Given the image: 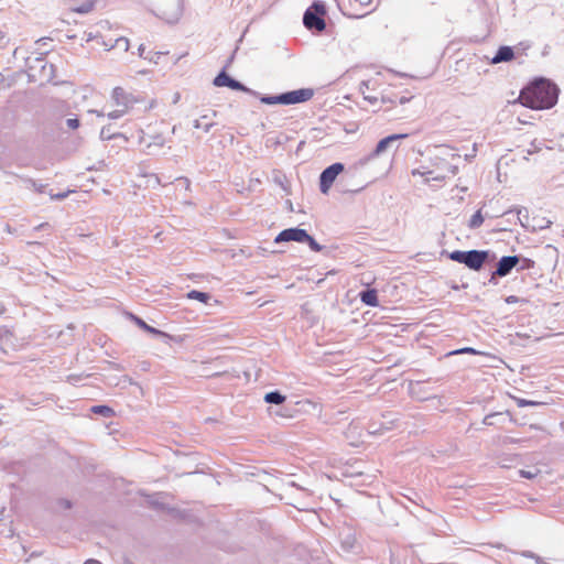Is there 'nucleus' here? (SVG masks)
Returning a JSON list of instances; mask_svg holds the SVG:
<instances>
[{
    "label": "nucleus",
    "instance_id": "obj_1",
    "mask_svg": "<svg viewBox=\"0 0 564 564\" xmlns=\"http://www.w3.org/2000/svg\"><path fill=\"white\" fill-rule=\"evenodd\" d=\"M558 95V86L551 79L540 76L533 78L520 90L518 101L530 109L544 110L557 104Z\"/></svg>",
    "mask_w": 564,
    "mask_h": 564
},
{
    "label": "nucleus",
    "instance_id": "obj_2",
    "mask_svg": "<svg viewBox=\"0 0 564 564\" xmlns=\"http://www.w3.org/2000/svg\"><path fill=\"white\" fill-rule=\"evenodd\" d=\"M313 96L314 90L312 88H301L274 96H261L260 101L265 105H296L311 100Z\"/></svg>",
    "mask_w": 564,
    "mask_h": 564
},
{
    "label": "nucleus",
    "instance_id": "obj_3",
    "mask_svg": "<svg viewBox=\"0 0 564 564\" xmlns=\"http://www.w3.org/2000/svg\"><path fill=\"white\" fill-rule=\"evenodd\" d=\"M448 258L455 262L465 264L468 269L479 271L489 258V251L485 250H454Z\"/></svg>",
    "mask_w": 564,
    "mask_h": 564
},
{
    "label": "nucleus",
    "instance_id": "obj_4",
    "mask_svg": "<svg viewBox=\"0 0 564 564\" xmlns=\"http://www.w3.org/2000/svg\"><path fill=\"white\" fill-rule=\"evenodd\" d=\"M326 15V6L319 0H315L303 14L304 26L313 32H323L326 29L324 17Z\"/></svg>",
    "mask_w": 564,
    "mask_h": 564
},
{
    "label": "nucleus",
    "instance_id": "obj_5",
    "mask_svg": "<svg viewBox=\"0 0 564 564\" xmlns=\"http://www.w3.org/2000/svg\"><path fill=\"white\" fill-rule=\"evenodd\" d=\"M408 137L406 133H399V134H391L383 139H381L376 148L368 154L362 158H360L356 162V166L362 167L369 163L372 159L380 156L382 153H384L393 143H395L398 140L405 139Z\"/></svg>",
    "mask_w": 564,
    "mask_h": 564
},
{
    "label": "nucleus",
    "instance_id": "obj_6",
    "mask_svg": "<svg viewBox=\"0 0 564 564\" xmlns=\"http://www.w3.org/2000/svg\"><path fill=\"white\" fill-rule=\"evenodd\" d=\"M343 163L336 162L327 166L319 175V189L323 194H327L336 177L344 171Z\"/></svg>",
    "mask_w": 564,
    "mask_h": 564
},
{
    "label": "nucleus",
    "instance_id": "obj_7",
    "mask_svg": "<svg viewBox=\"0 0 564 564\" xmlns=\"http://www.w3.org/2000/svg\"><path fill=\"white\" fill-rule=\"evenodd\" d=\"M213 84L216 87H228L232 90H239L247 94H251L253 96H259V94L247 86H245L242 83L236 80L235 78L230 77L225 68L214 78Z\"/></svg>",
    "mask_w": 564,
    "mask_h": 564
},
{
    "label": "nucleus",
    "instance_id": "obj_8",
    "mask_svg": "<svg viewBox=\"0 0 564 564\" xmlns=\"http://www.w3.org/2000/svg\"><path fill=\"white\" fill-rule=\"evenodd\" d=\"M519 261L520 254L503 256L499 260H496V276L503 278L509 275L513 269L517 270Z\"/></svg>",
    "mask_w": 564,
    "mask_h": 564
},
{
    "label": "nucleus",
    "instance_id": "obj_9",
    "mask_svg": "<svg viewBox=\"0 0 564 564\" xmlns=\"http://www.w3.org/2000/svg\"><path fill=\"white\" fill-rule=\"evenodd\" d=\"M306 238V230L297 227L288 228L278 234L274 238L275 243L296 241L302 243L303 239Z\"/></svg>",
    "mask_w": 564,
    "mask_h": 564
},
{
    "label": "nucleus",
    "instance_id": "obj_10",
    "mask_svg": "<svg viewBox=\"0 0 564 564\" xmlns=\"http://www.w3.org/2000/svg\"><path fill=\"white\" fill-rule=\"evenodd\" d=\"M521 212L519 210L517 214L513 213V210L503 212L499 219L496 220V234H512V229L506 227V223H503V218L507 216L508 221H510V217L513 219V225H517L516 219H518L523 227H529L528 224H524L520 218Z\"/></svg>",
    "mask_w": 564,
    "mask_h": 564
},
{
    "label": "nucleus",
    "instance_id": "obj_11",
    "mask_svg": "<svg viewBox=\"0 0 564 564\" xmlns=\"http://www.w3.org/2000/svg\"><path fill=\"white\" fill-rule=\"evenodd\" d=\"M112 99L118 107L126 108L129 110L137 99L121 87H116L112 90Z\"/></svg>",
    "mask_w": 564,
    "mask_h": 564
},
{
    "label": "nucleus",
    "instance_id": "obj_12",
    "mask_svg": "<svg viewBox=\"0 0 564 564\" xmlns=\"http://www.w3.org/2000/svg\"><path fill=\"white\" fill-rule=\"evenodd\" d=\"M528 47H529L528 45L523 46L521 48V51H525ZM516 48H517V52H516L514 47H511V46H507V45L499 46V48L496 51V64L512 61L516 57V54L520 53V47H516Z\"/></svg>",
    "mask_w": 564,
    "mask_h": 564
},
{
    "label": "nucleus",
    "instance_id": "obj_13",
    "mask_svg": "<svg viewBox=\"0 0 564 564\" xmlns=\"http://www.w3.org/2000/svg\"><path fill=\"white\" fill-rule=\"evenodd\" d=\"M0 347L3 351L15 347V336L8 326L0 327Z\"/></svg>",
    "mask_w": 564,
    "mask_h": 564
},
{
    "label": "nucleus",
    "instance_id": "obj_14",
    "mask_svg": "<svg viewBox=\"0 0 564 564\" xmlns=\"http://www.w3.org/2000/svg\"><path fill=\"white\" fill-rule=\"evenodd\" d=\"M360 300L368 306L376 307L379 305L378 294L375 289H366L359 293Z\"/></svg>",
    "mask_w": 564,
    "mask_h": 564
},
{
    "label": "nucleus",
    "instance_id": "obj_15",
    "mask_svg": "<svg viewBox=\"0 0 564 564\" xmlns=\"http://www.w3.org/2000/svg\"><path fill=\"white\" fill-rule=\"evenodd\" d=\"M100 139L106 140H112V139H122L123 141H128V138L126 134L121 132H115L112 130L111 124L104 126L100 130Z\"/></svg>",
    "mask_w": 564,
    "mask_h": 564
},
{
    "label": "nucleus",
    "instance_id": "obj_16",
    "mask_svg": "<svg viewBox=\"0 0 564 564\" xmlns=\"http://www.w3.org/2000/svg\"><path fill=\"white\" fill-rule=\"evenodd\" d=\"M519 463H520L519 455L496 457V464L499 465V467L501 469L511 468L513 466H517Z\"/></svg>",
    "mask_w": 564,
    "mask_h": 564
},
{
    "label": "nucleus",
    "instance_id": "obj_17",
    "mask_svg": "<svg viewBox=\"0 0 564 564\" xmlns=\"http://www.w3.org/2000/svg\"><path fill=\"white\" fill-rule=\"evenodd\" d=\"M21 182L24 184L25 188L33 189L36 193H45L47 184L39 183L37 181L30 177H20Z\"/></svg>",
    "mask_w": 564,
    "mask_h": 564
},
{
    "label": "nucleus",
    "instance_id": "obj_18",
    "mask_svg": "<svg viewBox=\"0 0 564 564\" xmlns=\"http://www.w3.org/2000/svg\"><path fill=\"white\" fill-rule=\"evenodd\" d=\"M130 318L142 329H144L145 332L150 333V334H153L155 336H162L164 335L163 332L148 325L142 318L133 315V314H129Z\"/></svg>",
    "mask_w": 564,
    "mask_h": 564
},
{
    "label": "nucleus",
    "instance_id": "obj_19",
    "mask_svg": "<svg viewBox=\"0 0 564 564\" xmlns=\"http://www.w3.org/2000/svg\"><path fill=\"white\" fill-rule=\"evenodd\" d=\"M285 395H283L280 391L275 390V391H271V392H268L265 395H264V401L267 403H270V404H281L285 401Z\"/></svg>",
    "mask_w": 564,
    "mask_h": 564
},
{
    "label": "nucleus",
    "instance_id": "obj_20",
    "mask_svg": "<svg viewBox=\"0 0 564 564\" xmlns=\"http://www.w3.org/2000/svg\"><path fill=\"white\" fill-rule=\"evenodd\" d=\"M90 411L94 414L101 415L107 419L112 417L115 415L113 409H111L108 405H94L91 406Z\"/></svg>",
    "mask_w": 564,
    "mask_h": 564
},
{
    "label": "nucleus",
    "instance_id": "obj_21",
    "mask_svg": "<svg viewBox=\"0 0 564 564\" xmlns=\"http://www.w3.org/2000/svg\"><path fill=\"white\" fill-rule=\"evenodd\" d=\"M186 296L189 300H197L202 303H207L212 297L209 293L200 292L197 290L189 291Z\"/></svg>",
    "mask_w": 564,
    "mask_h": 564
},
{
    "label": "nucleus",
    "instance_id": "obj_22",
    "mask_svg": "<svg viewBox=\"0 0 564 564\" xmlns=\"http://www.w3.org/2000/svg\"><path fill=\"white\" fill-rule=\"evenodd\" d=\"M484 223V216L481 214V210H477L469 219L468 227L470 229H476L481 226Z\"/></svg>",
    "mask_w": 564,
    "mask_h": 564
},
{
    "label": "nucleus",
    "instance_id": "obj_23",
    "mask_svg": "<svg viewBox=\"0 0 564 564\" xmlns=\"http://www.w3.org/2000/svg\"><path fill=\"white\" fill-rule=\"evenodd\" d=\"M535 262L532 259L524 258L520 256V261L518 262L517 271H523L534 268Z\"/></svg>",
    "mask_w": 564,
    "mask_h": 564
},
{
    "label": "nucleus",
    "instance_id": "obj_24",
    "mask_svg": "<svg viewBox=\"0 0 564 564\" xmlns=\"http://www.w3.org/2000/svg\"><path fill=\"white\" fill-rule=\"evenodd\" d=\"M302 243H307L308 247L315 251V252H319L323 250V246H321L312 236H310L307 232H306V238L303 239V242Z\"/></svg>",
    "mask_w": 564,
    "mask_h": 564
},
{
    "label": "nucleus",
    "instance_id": "obj_25",
    "mask_svg": "<svg viewBox=\"0 0 564 564\" xmlns=\"http://www.w3.org/2000/svg\"><path fill=\"white\" fill-rule=\"evenodd\" d=\"M94 7H95L94 1H86V2L82 3L80 6L76 7L74 9V11L77 13H80V14H86V13H89L90 11H93Z\"/></svg>",
    "mask_w": 564,
    "mask_h": 564
},
{
    "label": "nucleus",
    "instance_id": "obj_26",
    "mask_svg": "<svg viewBox=\"0 0 564 564\" xmlns=\"http://www.w3.org/2000/svg\"><path fill=\"white\" fill-rule=\"evenodd\" d=\"M516 474L518 477L533 479L540 474V470L538 468H534L533 470L519 469Z\"/></svg>",
    "mask_w": 564,
    "mask_h": 564
},
{
    "label": "nucleus",
    "instance_id": "obj_27",
    "mask_svg": "<svg viewBox=\"0 0 564 564\" xmlns=\"http://www.w3.org/2000/svg\"><path fill=\"white\" fill-rule=\"evenodd\" d=\"M129 110H127L126 108H122V107H119L118 109L113 110V111H110L107 117L109 119H119L121 118L122 116H124Z\"/></svg>",
    "mask_w": 564,
    "mask_h": 564
},
{
    "label": "nucleus",
    "instance_id": "obj_28",
    "mask_svg": "<svg viewBox=\"0 0 564 564\" xmlns=\"http://www.w3.org/2000/svg\"><path fill=\"white\" fill-rule=\"evenodd\" d=\"M165 144V139L161 134H155L151 137V141L147 144L148 148L151 145L163 147Z\"/></svg>",
    "mask_w": 564,
    "mask_h": 564
},
{
    "label": "nucleus",
    "instance_id": "obj_29",
    "mask_svg": "<svg viewBox=\"0 0 564 564\" xmlns=\"http://www.w3.org/2000/svg\"><path fill=\"white\" fill-rule=\"evenodd\" d=\"M519 406H540L544 404L543 402L525 400V399H514Z\"/></svg>",
    "mask_w": 564,
    "mask_h": 564
},
{
    "label": "nucleus",
    "instance_id": "obj_30",
    "mask_svg": "<svg viewBox=\"0 0 564 564\" xmlns=\"http://www.w3.org/2000/svg\"><path fill=\"white\" fill-rule=\"evenodd\" d=\"M519 440L510 437L508 435L496 434V443L499 444H508V443H517Z\"/></svg>",
    "mask_w": 564,
    "mask_h": 564
},
{
    "label": "nucleus",
    "instance_id": "obj_31",
    "mask_svg": "<svg viewBox=\"0 0 564 564\" xmlns=\"http://www.w3.org/2000/svg\"><path fill=\"white\" fill-rule=\"evenodd\" d=\"M495 416H496V422L497 421L503 422L506 416H509L510 417L509 420L512 421L511 413H510L509 409H502L500 411H496Z\"/></svg>",
    "mask_w": 564,
    "mask_h": 564
},
{
    "label": "nucleus",
    "instance_id": "obj_32",
    "mask_svg": "<svg viewBox=\"0 0 564 564\" xmlns=\"http://www.w3.org/2000/svg\"><path fill=\"white\" fill-rule=\"evenodd\" d=\"M398 99V95L395 94H382L380 100L382 104H395Z\"/></svg>",
    "mask_w": 564,
    "mask_h": 564
},
{
    "label": "nucleus",
    "instance_id": "obj_33",
    "mask_svg": "<svg viewBox=\"0 0 564 564\" xmlns=\"http://www.w3.org/2000/svg\"><path fill=\"white\" fill-rule=\"evenodd\" d=\"M214 126L213 122H209V123H202V121L199 119L195 120L194 121V128L196 129H203L204 132H209L212 127Z\"/></svg>",
    "mask_w": 564,
    "mask_h": 564
},
{
    "label": "nucleus",
    "instance_id": "obj_34",
    "mask_svg": "<svg viewBox=\"0 0 564 564\" xmlns=\"http://www.w3.org/2000/svg\"><path fill=\"white\" fill-rule=\"evenodd\" d=\"M65 123L69 130H76L80 126V122L76 117L67 119Z\"/></svg>",
    "mask_w": 564,
    "mask_h": 564
},
{
    "label": "nucleus",
    "instance_id": "obj_35",
    "mask_svg": "<svg viewBox=\"0 0 564 564\" xmlns=\"http://www.w3.org/2000/svg\"><path fill=\"white\" fill-rule=\"evenodd\" d=\"M70 191H66L63 193L54 194L52 192L48 193L52 200H63L69 195Z\"/></svg>",
    "mask_w": 564,
    "mask_h": 564
},
{
    "label": "nucleus",
    "instance_id": "obj_36",
    "mask_svg": "<svg viewBox=\"0 0 564 564\" xmlns=\"http://www.w3.org/2000/svg\"><path fill=\"white\" fill-rule=\"evenodd\" d=\"M455 354H480V352L477 351L476 349L471 348V347H465V348L452 351L448 355H455Z\"/></svg>",
    "mask_w": 564,
    "mask_h": 564
},
{
    "label": "nucleus",
    "instance_id": "obj_37",
    "mask_svg": "<svg viewBox=\"0 0 564 564\" xmlns=\"http://www.w3.org/2000/svg\"><path fill=\"white\" fill-rule=\"evenodd\" d=\"M506 303L508 304H513V303H519V302H522V303H528V300L525 299H520L518 296H514V295H510L508 297H506Z\"/></svg>",
    "mask_w": 564,
    "mask_h": 564
},
{
    "label": "nucleus",
    "instance_id": "obj_38",
    "mask_svg": "<svg viewBox=\"0 0 564 564\" xmlns=\"http://www.w3.org/2000/svg\"><path fill=\"white\" fill-rule=\"evenodd\" d=\"M161 55H162L161 52H154V53H151L150 56H145L144 58H147L151 62L158 63V59L161 57Z\"/></svg>",
    "mask_w": 564,
    "mask_h": 564
},
{
    "label": "nucleus",
    "instance_id": "obj_39",
    "mask_svg": "<svg viewBox=\"0 0 564 564\" xmlns=\"http://www.w3.org/2000/svg\"><path fill=\"white\" fill-rule=\"evenodd\" d=\"M176 181L180 182V184H182V186H184L185 189H189L191 182L187 177H178L176 178Z\"/></svg>",
    "mask_w": 564,
    "mask_h": 564
},
{
    "label": "nucleus",
    "instance_id": "obj_40",
    "mask_svg": "<svg viewBox=\"0 0 564 564\" xmlns=\"http://www.w3.org/2000/svg\"><path fill=\"white\" fill-rule=\"evenodd\" d=\"M431 174H432V171H421L420 169H415L412 171V175L429 176Z\"/></svg>",
    "mask_w": 564,
    "mask_h": 564
},
{
    "label": "nucleus",
    "instance_id": "obj_41",
    "mask_svg": "<svg viewBox=\"0 0 564 564\" xmlns=\"http://www.w3.org/2000/svg\"><path fill=\"white\" fill-rule=\"evenodd\" d=\"M551 225V221L547 220L545 225L541 224V221H538V225H532V230L535 231L538 228L543 229Z\"/></svg>",
    "mask_w": 564,
    "mask_h": 564
},
{
    "label": "nucleus",
    "instance_id": "obj_42",
    "mask_svg": "<svg viewBox=\"0 0 564 564\" xmlns=\"http://www.w3.org/2000/svg\"><path fill=\"white\" fill-rule=\"evenodd\" d=\"M551 225V221L547 220L545 225L541 224V221H538V225H532V230L535 231L538 228L543 229Z\"/></svg>",
    "mask_w": 564,
    "mask_h": 564
},
{
    "label": "nucleus",
    "instance_id": "obj_43",
    "mask_svg": "<svg viewBox=\"0 0 564 564\" xmlns=\"http://www.w3.org/2000/svg\"><path fill=\"white\" fill-rule=\"evenodd\" d=\"M364 98L371 105H376L379 100V98L376 96H364Z\"/></svg>",
    "mask_w": 564,
    "mask_h": 564
},
{
    "label": "nucleus",
    "instance_id": "obj_44",
    "mask_svg": "<svg viewBox=\"0 0 564 564\" xmlns=\"http://www.w3.org/2000/svg\"><path fill=\"white\" fill-rule=\"evenodd\" d=\"M59 505L64 508V509H70L72 507V502L69 500H66V499H61L59 500Z\"/></svg>",
    "mask_w": 564,
    "mask_h": 564
},
{
    "label": "nucleus",
    "instance_id": "obj_45",
    "mask_svg": "<svg viewBox=\"0 0 564 564\" xmlns=\"http://www.w3.org/2000/svg\"><path fill=\"white\" fill-rule=\"evenodd\" d=\"M492 419H494V414H491V413L487 414L484 419V423L487 425H491V424H494Z\"/></svg>",
    "mask_w": 564,
    "mask_h": 564
},
{
    "label": "nucleus",
    "instance_id": "obj_46",
    "mask_svg": "<svg viewBox=\"0 0 564 564\" xmlns=\"http://www.w3.org/2000/svg\"><path fill=\"white\" fill-rule=\"evenodd\" d=\"M369 433H370V434H380V433H381V430H380V429H378V426H375V424H371V425L369 426Z\"/></svg>",
    "mask_w": 564,
    "mask_h": 564
},
{
    "label": "nucleus",
    "instance_id": "obj_47",
    "mask_svg": "<svg viewBox=\"0 0 564 564\" xmlns=\"http://www.w3.org/2000/svg\"><path fill=\"white\" fill-rule=\"evenodd\" d=\"M411 97H405V96H402L400 98L397 99V101L401 105L403 104H406L408 101H410Z\"/></svg>",
    "mask_w": 564,
    "mask_h": 564
},
{
    "label": "nucleus",
    "instance_id": "obj_48",
    "mask_svg": "<svg viewBox=\"0 0 564 564\" xmlns=\"http://www.w3.org/2000/svg\"><path fill=\"white\" fill-rule=\"evenodd\" d=\"M431 180L441 182V181L444 180V176L443 175H437V176H434V177H427L426 182H430Z\"/></svg>",
    "mask_w": 564,
    "mask_h": 564
},
{
    "label": "nucleus",
    "instance_id": "obj_49",
    "mask_svg": "<svg viewBox=\"0 0 564 564\" xmlns=\"http://www.w3.org/2000/svg\"><path fill=\"white\" fill-rule=\"evenodd\" d=\"M372 0H356L360 6L366 7L371 3Z\"/></svg>",
    "mask_w": 564,
    "mask_h": 564
},
{
    "label": "nucleus",
    "instance_id": "obj_50",
    "mask_svg": "<svg viewBox=\"0 0 564 564\" xmlns=\"http://www.w3.org/2000/svg\"><path fill=\"white\" fill-rule=\"evenodd\" d=\"M138 51H139V55H140L141 57H143V58H144V57H145V56H144L145 47H144V45H143V44H141V45L139 46Z\"/></svg>",
    "mask_w": 564,
    "mask_h": 564
},
{
    "label": "nucleus",
    "instance_id": "obj_51",
    "mask_svg": "<svg viewBox=\"0 0 564 564\" xmlns=\"http://www.w3.org/2000/svg\"><path fill=\"white\" fill-rule=\"evenodd\" d=\"M120 42H122V43L124 44V50H128V45H129L128 40H127V39L121 37V39H119V40L117 41V43L119 44Z\"/></svg>",
    "mask_w": 564,
    "mask_h": 564
},
{
    "label": "nucleus",
    "instance_id": "obj_52",
    "mask_svg": "<svg viewBox=\"0 0 564 564\" xmlns=\"http://www.w3.org/2000/svg\"><path fill=\"white\" fill-rule=\"evenodd\" d=\"M45 227H48L47 223L40 224L39 226L35 227V230H41V229H43Z\"/></svg>",
    "mask_w": 564,
    "mask_h": 564
},
{
    "label": "nucleus",
    "instance_id": "obj_53",
    "mask_svg": "<svg viewBox=\"0 0 564 564\" xmlns=\"http://www.w3.org/2000/svg\"><path fill=\"white\" fill-rule=\"evenodd\" d=\"M84 564H101V563L97 560H87Z\"/></svg>",
    "mask_w": 564,
    "mask_h": 564
},
{
    "label": "nucleus",
    "instance_id": "obj_54",
    "mask_svg": "<svg viewBox=\"0 0 564 564\" xmlns=\"http://www.w3.org/2000/svg\"><path fill=\"white\" fill-rule=\"evenodd\" d=\"M448 170H449V172H451V173L456 174V172H457V166L449 165Z\"/></svg>",
    "mask_w": 564,
    "mask_h": 564
},
{
    "label": "nucleus",
    "instance_id": "obj_55",
    "mask_svg": "<svg viewBox=\"0 0 564 564\" xmlns=\"http://www.w3.org/2000/svg\"><path fill=\"white\" fill-rule=\"evenodd\" d=\"M364 87H367L368 88V82H362L360 84V90L364 93Z\"/></svg>",
    "mask_w": 564,
    "mask_h": 564
},
{
    "label": "nucleus",
    "instance_id": "obj_56",
    "mask_svg": "<svg viewBox=\"0 0 564 564\" xmlns=\"http://www.w3.org/2000/svg\"><path fill=\"white\" fill-rule=\"evenodd\" d=\"M140 132H141L140 143H143V142H145L144 132L142 130Z\"/></svg>",
    "mask_w": 564,
    "mask_h": 564
},
{
    "label": "nucleus",
    "instance_id": "obj_57",
    "mask_svg": "<svg viewBox=\"0 0 564 564\" xmlns=\"http://www.w3.org/2000/svg\"><path fill=\"white\" fill-rule=\"evenodd\" d=\"M90 112H94V113H96L97 116H104V112H100V111H98V110H91Z\"/></svg>",
    "mask_w": 564,
    "mask_h": 564
},
{
    "label": "nucleus",
    "instance_id": "obj_58",
    "mask_svg": "<svg viewBox=\"0 0 564 564\" xmlns=\"http://www.w3.org/2000/svg\"><path fill=\"white\" fill-rule=\"evenodd\" d=\"M4 311H6V308H4L3 304L0 303V315L3 314Z\"/></svg>",
    "mask_w": 564,
    "mask_h": 564
},
{
    "label": "nucleus",
    "instance_id": "obj_59",
    "mask_svg": "<svg viewBox=\"0 0 564 564\" xmlns=\"http://www.w3.org/2000/svg\"><path fill=\"white\" fill-rule=\"evenodd\" d=\"M345 544H347L349 547L352 546V543L350 542V539L348 538V540H346Z\"/></svg>",
    "mask_w": 564,
    "mask_h": 564
},
{
    "label": "nucleus",
    "instance_id": "obj_60",
    "mask_svg": "<svg viewBox=\"0 0 564 564\" xmlns=\"http://www.w3.org/2000/svg\"><path fill=\"white\" fill-rule=\"evenodd\" d=\"M489 282L490 283L494 282V272H491V274H490Z\"/></svg>",
    "mask_w": 564,
    "mask_h": 564
},
{
    "label": "nucleus",
    "instance_id": "obj_61",
    "mask_svg": "<svg viewBox=\"0 0 564 564\" xmlns=\"http://www.w3.org/2000/svg\"><path fill=\"white\" fill-rule=\"evenodd\" d=\"M497 180H498V182H501V178H500V174H499V173H498V175H497Z\"/></svg>",
    "mask_w": 564,
    "mask_h": 564
},
{
    "label": "nucleus",
    "instance_id": "obj_62",
    "mask_svg": "<svg viewBox=\"0 0 564 564\" xmlns=\"http://www.w3.org/2000/svg\"><path fill=\"white\" fill-rule=\"evenodd\" d=\"M129 564H132V563H129Z\"/></svg>",
    "mask_w": 564,
    "mask_h": 564
}]
</instances>
